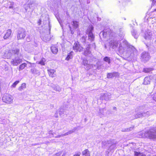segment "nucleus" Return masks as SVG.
Masks as SVG:
<instances>
[{
    "mask_svg": "<svg viewBox=\"0 0 156 156\" xmlns=\"http://www.w3.org/2000/svg\"><path fill=\"white\" fill-rule=\"evenodd\" d=\"M119 51L120 53L126 52L129 54L128 56L131 55H137L138 51L135 47L129 44L128 42L125 40L122 41L119 47Z\"/></svg>",
    "mask_w": 156,
    "mask_h": 156,
    "instance_id": "nucleus-1",
    "label": "nucleus"
},
{
    "mask_svg": "<svg viewBox=\"0 0 156 156\" xmlns=\"http://www.w3.org/2000/svg\"><path fill=\"white\" fill-rule=\"evenodd\" d=\"M94 28L92 26L90 27L87 29V33L88 34V40L91 42L93 41L94 40V37L92 33V30Z\"/></svg>",
    "mask_w": 156,
    "mask_h": 156,
    "instance_id": "nucleus-2",
    "label": "nucleus"
},
{
    "mask_svg": "<svg viewBox=\"0 0 156 156\" xmlns=\"http://www.w3.org/2000/svg\"><path fill=\"white\" fill-rule=\"evenodd\" d=\"M150 56L149 54L146 52H143L141 54V59L144 62L149 60Z\"/></svg>",
    "mask_w": 156,
    "mask_h": 156,
    "instance_id": "nucleus-3",
    "label": "nucleus"
},
{
    "mask_svg": "<svg viewBox=\"0 0 156 156\" xmlns=\"http://www.w3.org/2000/svg\"><path fill=\"white\" fill-rule=\"evenodd\" d=\"M11 96L8 94L4 95L2 98L3 101L6 103H9L12 101Z\"/></svg>",
    "mask_w": 156,
    "mask_h": 156,
    "instance_id": "nucleus-4",
    "label": "nucleus"
},
{
    "mask_svg": "<svg viewBox=\"0 0 156 156\" xmlns=\"http://www.w3.org/2000/svg\"><path fill=\"white\" fill-rule=\"evenodd\" d=\"M144 38L146 40L149 41L150 42H151L152 35L151 30H148L145 32Z\"/></svg>",
    "mask_w": 156,
    "mask_h": 156,
    "instance_id": "nucleus-5",
    "label": "nucleus"
},
{
    "mask_svg": "<svg viewBox=\"0 0 156 156\" xmlns=\"http://www.w3.org/2000/svg\"><path fill=\"white\" fill-rule=\"evenodd\" d=\"M73 49L76 51H83V48L80 44L79 42H75L73 46Z\"/></svg>",
    "mask_w": 156,
    "mask_h": 156,
    "instance_id": "nucleus-6",
    "label": "nucleus"
},
{
    "mask_svg": "<svg viewBox=\"0 0 156 156\" xmlns=\"http://www.w3.org/2000/svg\"><path fill=\"white\" fill-rule=\"evenodd\" d=\"M122 42V41L119 42V41H111L109 43L110 46L111 47H112L113 48H116L119 44V46L120 43Z\"/></svg>",
    "mask_w": 156,
    "mask_h": 156,
    "instance_id": "nucleus-7",
    "label": "nucleus"
},
{
    "mask_svg": "<svg viewBox=\"0 0 156 156\" xmlns=\"http://www.w3.org/2000/svg\"><path fill=\"white\" fill-rule=\"evenodd\" d=\"M111 95L110 93H106L101 95V98L102 100L106 101L109 100L111 98Z\"/></svg>",
    "mask_w": 156,
    "mask_h": 156,
    "instance_id": "nucleus-8",
    "label": "nucleus"
},
{
    "mask_svg": "<svg viewBox=\"0 0 156 156\" xmlns=\"http://www.w3.org/2000/svg\"><path fill=\"white\" fill-rule=\"evenodd\" d=\"M83 63L84 66L85 67V69L87 70H88L91 69L93 67L92 65L88 64V61L86 59H83Z\"/></svg>",
    "mask_w": 156,
    "mask_h": 156,
    "instance_id": "nucleus-9",
    "label": "nucleus"
},
{
    "mask_svg": "<svg viewBox=\"0 0 156 156\" xmlns=\"http://www.w3.org/2000/svg\"><path fill=\"white\" fill-rule=\"evenodd\" d=\"M148 137L150 139H154L156 138V130L154 131V132H148Z\"/></svg>",
    "mask_w": 156,
    "mask_h": 156,
    "instance_id": "nucleus-10",
    "label": "nucleus"
},
{
    "mask_svg": "<svg viewBox=\"0 0 156 156\" xmlns=\"http://www.w3.org/2000/svg\"><path fill=\"white\" fill-rule=\"evenodd\" d=\"M118 76V73L117 72H114L112 73H108L107 75L108 78H112L114 77H116Z\"/></svg>",
    "mask_w": 156,
    "mask_h": 156,
    "instance_id": "nucleus-11",
    "label": "nucleus"
},
{
    "mask_svg": "<svg viewBox=\"0 0 156 156\" xmlns=\"http://www.w3.org/2000/svg\"><path fill=\"white\" fill-rule=\"evenodd\" d=\"M50 86L54 90L56 91L60 92L61 90V88L58 85H55L53 84H51Z\"/></svg>",
    "mask_w": 156,
    "mask_h": 156,
    "instance_id": "nucleus-12",
    "label": "nucleus"
},
{
    "mask_svg": "<svg viewBox=\"0 0 156 156\" xmlns=\"http://www.w3.org/2000/svg\"><path fill=\"white\" fill-rule=\"evenodd\" d=\"M90 47V44H88L85 50L84 51V55H85L87 56L90 54L91 52L89 50Z\"/></svg>",
    "mask_w": 156,
    "mask_h": 156,
    "instance_id": "nucleus-13",
    "label": "nucleus"
},
{
    "mask_svg": "<svg viewBox=\"0 0 156 156\" xmlns=\"http://www.w3.org/2000/svg\"><path fill=\"white\" fill-rule=\"evenodd\" d=\"M11 30L9 29L7 30L6 33L5 34L4 36V38L6 39L9 38L11 36Z\"/></svg>",
    "mask_w": 156,
    "mask_h": 156,
    "instance_id": "nucleus-14",
    "label": "nucleus"
},
{
    "mask_svg": "<svg viewBox=\"0 0 156 156\" xmlns=\"http://www.w3.org/2000/svg\"><path fill=\"white\" fill-rule=\"evenodd\" d=\"M26 34L25 30L23 28L20 29V37L21 36V38H23L25 37Z\"/></svg>",
    "mask_w": 156,
    "mask_h": 156,
    "instance_id": "nucleus-15",
    "label": "nucleus"
},
{
    "mask_svg": "<svg viewBox=\"0 0 156 156\" xmlns=\"http://www.w3.org/2000/svg\"><path fill=\"white\" fill-rule=\"evenodd\" d=\"M48 74L50 76L53 77L55 76V71L54 69H51L48 70Z\"/></svg>",
    "mask_w": 156,
    "mask_h": 156,
    "instance_id": "nucleus-16",
    "label": "nucleus"
},
{
    "mask_svg": "<svg viewBox=\"0 0 156 156\" xmlns=\"http://www.w3.org/2000/svg\"><path fill=\"white\" fill-rule=\"evenodd\" d=\"M73 52L72 51L68 53L67 57L66 58L65 60L68 61L70 59H72L73 57Z\"/></svg>",
    "mask_w": 156,
    "mask_h": 156,
    "instance_id": "nucleus-17",
    "label": "nucleus"
},
{
    "mask_svg": "<svg viewBox=\"0 0 156 156\" xmlns=\"http://www.w3.org/2000/svg\"><path fill=\"white\" fill-rule=\"evenodd\" d=\"M51 37L49 34L45 35L43 37L44 41L47 42L50 40Z\"/></svg>",
    "mask_w": 156,
    "mask_h": 156,
    "instance_id": "nucleus-18",
    "label": "nucleus"
},
{
    "mask_svg": "<svg viewBox=\"0 0 156 156\" xmlns=\"http://www.w3.org/2000/svg\"><path fill=\"white\" fill-rule=\"evenodd\" d=\"M52 52L54 54H56L58 51V48L55 46H52L51 48Z\"/></svg>",
    "mask_w": 156,
    "mask_h": 156,
    "instance_id": "nucleus-19",
    "label": "nucleus"
},
{
    "mask_svg": "<svg viewBox=\"0 0 156 156\" xmlns=\"http://www.w3.org/2000/svg\"><path fill=\"white\" fill-rule=\"evenodd\" d=\"M150 77L147 76L146 77L144 80L143 84L145 85L148 84L150 83Z\"/></svg>",
    "mask_w": 156,
    "mask_h": 156,
    "instance_id": "nucleus-20",
    "label": "nucleus"
},
{
    "mask_svg": "<svg viewBox=\"0 0 156 156\" xmlns=\"http://www.w3.org/2000/svg\"><path fill=\"white\" fill-rule=\"evenodd\" d=\"M33 2H30V3L27 4V6H26V5H24V8L26 11H27L29 8L30 9L32 7V5L33 4Z\"/></svg>",
    "mask_w": 156,
    "mask_h": 156,
    "instance_id": "nucleus-21",
    "label": "nucleus"
},
{
    "mask_svg": "<svg viewBox=\"0 0 156 156\" xmlns=\"http://www.w3.org/2000/svg\"><path fill=\"white\" fill-rule=\"evenodd\" d=\"M31 73L33 74L39 75L40 74V72L39 70H37L36 69H31L30 70Z\"/></svg>",
    "mask_w": 156,
    "mask_h": 156,
    "instance_id": "nucleus-22",
    "label": "nucleus"
},
{
    "mask_svg": "<svg viewBox=\"0 0 156 156\" xmlns=\"http://www.w3.org/2000/svg\"><path fill=\"white\" fill-rule=\"evenodd\" d=\"M82 154L85 156H90L89 151L88 149H85L82 152Z\"/></svg>",
    "mask_w": 156,
    "mask_h": 156,
    "instance_id": "nucleus-23",
    "label": "nucleus"
},
{
    "mask_svg": "<svg viewBox=\"0 0 156 156\" xmlns=\"http://www.w3.org/2000/svg\"><path fill=\"white\" fill-rule=\"evenodd\" d=\"M72 25L74 28L75 29H76L78 27L79 23L76 21H73L72 22Z\"/></svg>",
    "mask_w": 156,
    "mask_h": 156,
    "instance_id": "nucleus-24",
    "label": "nucleus"
},
{
    "mask_svg": "<svg viewBox=\"0 0 156 156\" xmlns=\"http://www.w3.org/2000/svg\"><path fill=\"white\" fill-rule=\"evenodd\" d=\"M154 69L152 68H145L143 69V71L145 73H147L152 71Z\"/></svg>",
    "mask_w": 156,
    "mask_h": 156,
    "instance_id": "nucleus-25",
    "label": "nucleus"
},
{
    "mask_svg": "<svg viewBox=\"0 0 156 156\" xmlns=\"http://www.w3.org/2000/svg\"><path fill=\"white\" fill-rule=\"evenodd\" d=\"M11 63L13 65L16 66L19 63V60L16 59H13L11 61Z\"/></svg>",
    "mask_w": 156,
    "mask_h": 156,
    "instance_id": "nucleus-26",
    "label": "nucleus"
},
{
    "mask_svg": "<svg viewBox=\"0 0 156 156\" xmlns=\"http://www.w3.org/2000/svg\"><path fill=\"white\" fill-rule=\"evenodd\" d=\"M104 60L107 62L108 64H110L111 62V60L109 57H105L103 58Z\"/></svg>",
    "mask_w": 156,
    "mask_h": 156,
    "instance_id": "nucleus-27",
    "label": "nucleus"
},
{
    "mask_svg": "<svg viewBox=\"0 0 156 156\" xmlns=\"http://www.w3.org/2000/svg\"><path fill=\"white\" fill-rule=\"evenodd\" d=\"M86 36H83L80 39V41L82 42L84 44H85V42L86 41Z\"/></svg>",
    "mask_w": 156,
    "mask_h": 156,
    "instance_id": "nucleus-28",
    "label": "nucleus"
},
{
    "mask_svg": "<svg viewBox=\"0 0 156 156\" xmlns=\"http://www.w3.org/2000/svg\"><path fill=\"white\" fill-rule=\"evenodd\" d=\"M132 35L135 38H137V36L136 34V32L135 30H133V31L132 32Z\"/></svg>",
    "mask_w": 156,
    "mask_h": 156,
    "instance_id": "nucleus-29",
    "label": "nucleus"
},
{
    "mask_svg": "<svg viewBox=\"0 0 156 156\" xmlns=\"http://www.w3.org/2000/svg\"><path fill=\"white\" fill-rule=\"evenodd\" d=\"M27 66V64L25 63H23L20 65V69H23Z\"/></svg>",
    "mask_w": 156,
    "mask_h": 156,
    "instance_id": "nucleus-30",
    "label": "nucleus"
},
{
    "mask_svg": "<svg viewBox=\"0 0 156 156\" xmlns=\"http://www.w3.org/2000/svg\"><path fill=\"white\" fill-rule=\"evenodd\" d=\"M19 83V81H17L14 82L12 85V87H16V86Z\"/></svg>",
    "mask_w": 156,
    "mask_h": 156,
    "instance_id": "nucleus-31",
    "label": "nucleus"
},
{
    "mask_svg": "<svg viewBox=\"0 0 156 156\" xmlns=\"http://www.w3.org/2000/svg\"><path fill=\"white\" fill-rule=\"evenodd\" d=\"M44 59H43L39 62V64H40L42 65H44Z\"/></svg>",
    "mask_w": 156,
    "mask_h": 156,
    "instance_id": "nucleus-32",
    "label": "nucleus"
},
{
    "mask_svg": "<svg viewBox=\"0 0 156 156\" xmlns=\"http://www.w3.org/2000/svg\"><path fill=\"white\" fill-rule=\"evenodd\" d=\"M26 84L25 83H23L21 85V86L20 87V89H23L24 88H26Z\"/></svg>",
    "mask_w": 156,
    "mask_h": 156,
    "instance_id": "nucleus-33",
    "label": "nucleus"
},
{
    "mask_svg": "<svg viewBox=\"0 0 156 156\" xmlns=\"http://www.w3.org/2000/svg\"><path fill=\"white\" fill-rule=\"evenodd\" d=\"M134 155L136 156H138L141 154V153L140 152H138L136 151L134 152Z\"/></svg>",
    "mask_w": 156,
    "mask_h": 156,
    "instance_id": "nucleus-34",
    "label": "nucleus"
},
{
    "mask_svg": "<svg viewBox=\"0 0 156 156\" xmlns=\"http://www.w3.org/2000/svg\"><path fill=\"white\" fill-rule=\"evenodd\" d=\"M152 96L153 100L156 101V93L154 94Z\"/></svg>",
    "mask_w": 156,
    "mask_h": 156,
    "instance_id": "nucleus-35",
    "label": "nucleus"
},
{
    "mask_svg": "<svg viewBox=\"0 0 156 156\" xmlns=\"http://www.w3.org/2000/svg\"><path fill=\"white\" fill-rule=\"evenodd\" d=\"M80 152H78L75 154L73 156H80Z\"/></svg>",
    "mask_w": 156,
    "mask_h": 156,
    "instance_id": "nucleus-36",
    "label": "nucleus"
},
{
    "mask_svg": "<svg viewBox=\"0 0 156 156\" xmlns=\"http://www.w3.org/2000/svg\"><path fill=\"white\" fill-rule=\"evenodd\" d=\"M72 133V132L71 131H69V132L66 133H65V134H64V135H68L69 134H70Z\"/></svg>",
    "mask_w": 156,
    "mask_h": 156,
    "instance_id": "nucleus-37",
    "label": "nucleus"
},
{
    "mask_svg": "<svg viewBox=\"0 0 156 156\" xmlns=\"http://www.w3.org/2000/svg\"><path fill=\"white\" fill-rule=\"evenodd\" d=\"M152 41L153 42L154 44H156V38L154 40L153 39L152 40Z\"/></svg>",
    "mask_w": 156,
    "mask_h": 156,
    "instance_id": "nucleus-38",
    "label": "nucleus"
},
{
    "mask_svg": "<svg viewBox=\"0 0 156 156\" xmlns=\"http://www.w3.org/2000/svg\"><path fill=\"white\" fill-rule=\"evenodd\" d=\"M41 19H40L38 21V23H39V25H40L41 24Z\"/></svg>",
    "mask_w": 156,
    "mask_h": 156,
    "instance_id": "nucleus-39",
    "label": "nucleus"
},
{
    "mask_svg": "<svg viewBox=\"0 0 156 156\" xmlns=\"http://www.w3.org/2000/svg\"><path fill=\"white\" fill-rule=\"evenodd\" d=\"M55 156H60V154L59 153H57L55 154Z\"/></svg>",
    "mask_w": 156,
    "mask_h": 156,
    "instance_id": "nucleus-40",
    "label": "nucleus"
},
{
    "mask_svg": "<svg viewBox=\"0 0 156 156\" xmlns=\"http://www.w3.org/2000/svg\"><path fill=\"white\" fill-rule=\"evenodd\" d=\"M49 30H50L51 27V26L50 25V24H49Z\"/></svg>",
    "mask_w": 156,
    "mask_h": 156,
    "instance_id": "nucleus-41",
    "label": "nucleus"
},
{
    "mask_svg": "<svg viewBox=\"0 0 156 156\" xmlns=\"http://www.w3.org/2000/svg\"><path fill=\"white\" fill-rule=\"evenodd\" d=\"M69 27L70 30H71V28L70 25H69Z\"/></svg>",
    "mask_w": 156,
    "mask_h": 156,
    "instance_id": "nucleus-42",
    "label": "nucleus"
},
{
    "mask_svg": "<svg viewBox=\"0 0 156 156\" xmlns=\"http://www.w3.org/2000/svg\"><path fill=\"white\" fill-rule=\"evenodd\" d=\"M151 0L152 1V4H153L154 2L155 1L154 0Z\"/></svg>",
    "mask_w": 156,
    "mask_h": 156,
    "instance_id": "nucleus-43",
    "label": "nucleus"
},
{
    "mask_svg": "<svg viewBox=\"0 0 156 156\" xmlns=\"http://www.w3.org/2000/svg\"><path fill=\"white\" fill-rule=\"evenodd\" d=\"M153 3L156 5V1H155Z\"/></svg>",
    "mask_w": 156,
    "mask_h": 156,
    "instance_id": "nucleus-44",
    "label": "nucleus"
},
{
    "mask_svg": "<svg viewBox=\"0 0 156 156\" xmlns=\"http://www.w3.org/2000/svg\"><path fill=\"white\" fill-rule=\"evenodd\" d=\"M140 156H146V155L144 154H142V155H140Z\"/></svg>",
    "mask_w": 156,
    "mask_h": 156,
    "instance_id": "nucleus-45",
    "label": "nucleus"
},
{
    "mask_svg": "<svg viewBox=\"0 0 156 156\" xmlns=\"http://www.w3.org/2000/svg\"><path fill=\"white\" fill-rule=\"evenodd\" d=\"M12 8V6H9V8Z\"/></svg>",
    "mask_w": 156,
    "mask_h": 156,
    "instance_id": "nucleus-46",
    "label": "nucleus"
},
{
    "mask_svg": "<svg viewBox=\"0 0 156 156\" xmlns=\"http://www.w3.org/2000/svg\"><path fill=\"white\" fill-rule=\"evenodd\" d=\"M156 11V9H154V11Z\"/></svg>",
    "mask_w": 156,
    "mask_h": 156,
    "instance_id": "nucleus-47",
    "label": "nucleus"
},
{
    "mask_svg": "<svg viewBox=\"0 0 156 156\" xmlns=\"http://www.w3.org/2000/svg\"><path fill=\"white\" fill-rule=\"evenodd\" d=\"M105 31H104V32H103V34L104 33H105Z\"/></svg>",
    "mask_w": 156,
    "mask_h": 156,
    "instance_id": "nucleus-48",
    "label": "nucleus"
},
{
    "mask_svg": "<svg viewBox=\"0 0 156 156\" xmlns=\"http://www.w3.org/2000/svg\"><path fill=\"white\" fill-rule=\"evenodd\" d=\"M93 44H94V45H94V43H93Z\"/></svg>",
    "mask_w": 156,
    "mask_h": 156,
    "instance_id": "nucleus-49",
    "label": "nucleus"
}]
</instances>
